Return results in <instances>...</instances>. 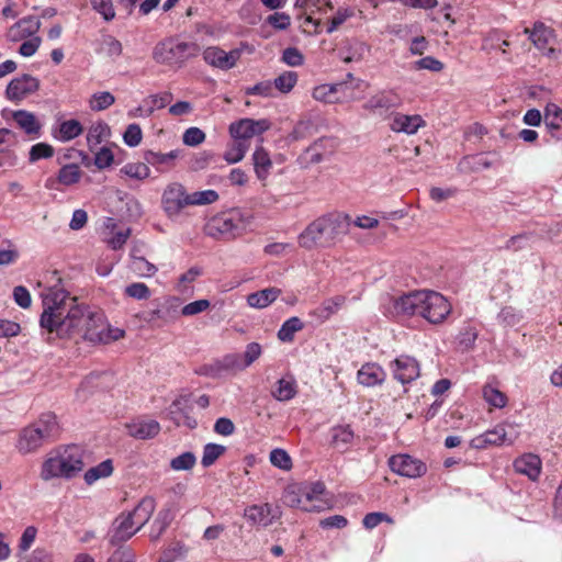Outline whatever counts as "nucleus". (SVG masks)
Returning <instances> with one entry per match:
<instances>
[{
	"label": "nucleus",
	"instance_id": "nucleus-52",
	"mask_svg": "<svg viewBox=\"0 0 562 562\" xmlns=\"http://www.w3.org/2000/svg\"><path fill=\"white\" fill-rule=\"evenodd\" d=\"M131 268L134 272L143 277H151L156 273L157 268L147 261L144 257H132Z\"/></svg>",
	"mask_w": 562,
	"mask_h": 562
},
{
	"label": "nucleus",
	"instance_id": "nucleus-3",
	"mask_svg": "<svg viewBox=\"0 0 562 562\" xmlns=\"http://www.w3.org/2000/svg\"><path fill=\"white\" fill-rule=\"evenodd\" d=\"M85 468L83 450L76 445L67 446L56 456L47 458L42 464L41 479L49 481L54 477L71 479Z\"/></svg>",
	"mask_w": 562,
	"mask_h": 562
},
{
	"label": "nucleus",
	"instance_id": "nucleus-41",
	"mask_svg": "<svg viewBox=\"0 0 562 562\" xmlns=\"http://www.w3.org/2000/svg\"><path fill=\"white\" fill-rule=\"evenodd\" d=\"M297 78L299 76L295 71H284L272 82L273 89L282 93H289L296 85Z\"/></svg>",
	"mask_w": 562,
	"mask_h": 562
},
{
	"label": "nucleus",
	"instance_id": "nucleus-11",
	"mask_svg": "<svg viewBox=\"0 0 562 562\" xmlns=\"http://www.w3.org/2000/svg\"><path fill=\"white\" fill-rule=\"evenodd\" d=\"M161 203L165 212L169 216H173L189 205V194L186 193L182 184L171 183L165 189Z\"/></svg>",
	"mask_w": 562,
	"mask_h": 562
},
{
	"label": "nucleus",
	"instance_id": "nucleus-64",
	"mask_svg": "<svg viewBox=\"0 0 562 562\" xmlns=\"http://www.w3.org/2000/svg\"><path fill=\"white\" fill-rule=\"evenodd\" d=\"M488 446H501L507 441V434L503 426L498 425L492 430L484 432Z\"/></svg>",
	"mask_w": 562,
	"mask_h": 562
},
{
	"label": "nucleus",
	"instance_id": "nucleus-1",
	"mask_svg": "<svg viewBox=\"0 0 562 562\" xmlns=\"http://www.w3.org/2000/svg\"><path fill=\"white\" fill-rule=\"evenodd\" d=\"M54 284L42 293L43 313L40 325L59 338H82L91 342L109 344L124 336V330L111 328L103 312L78 303L60 285Z\"/></svg>",
	"mask_w": 562,
	"mask_h": 562
},
{
	"label": "nucleus",
	"instance_id": "nucleus-54",
	"mask_svg": "<svg viewBox=\"0 0 562 562\" xmlns=\"http://www.w3.org/2000/svg\"><path fill=\"white\" fill-rule=\"evenodd\" d=\"M121 171L126 176L138 180L146 179L150 173L147 162L127 164L121 169Z\"/></svg>",
	"mask_w": 562,
	"mask_h": 562
},
{
	"label": "nucleus",
	"instance_id": "nucleus-58",
	"mask_svg": "<svg viewBox=\"0 0 562 562\" xmlns=\"http://www.w3.org/2000/svg\"><path fill=\"white\" fill-rule=\"evenodd\" d=\"M53 155V146L46 143H38L31 147L29 160L30 162H35L43 158H50Z\"/></svg>",
	"mask_w": 562,
	"mask_h": 562
},
{
	"label": "nucleus",
	"instance_id": "nucleus-53",
	"mask_svg": "<svg viewBox=\"0 0 562 562\" xmlns=\"http://www.w3.org/2000/svg\"><path fill=\"white\" fill-rule=\"evenodd\" d=\"M355 15V10L351 8H339L335 15L329 20L327 26V33H333L340 25H342L348 19Z\"/></svg>",
	"mask_w": 562,
	"mask_h": 562
},
{
	"label": "nucleus",
	"instance_id": "nucleus-35",
	"mask_svg": "<svg viewBox=\"0 0 562 562\" xmlns=\"http://www.w3.org/2000/svg\"><path fill=\"white\" fill-rule=\"evenodd\" d=\"M304 328V323L296 316L286 319L278 330V339L283 342H291L295 333Z\"/></svg>",
	"mask_w": 562,
	"mask_h": 562
},
{
	"label": "nucleus",
	"instance_id": "nucleus-2",
	"mask_svg": "<svg viewBox=\"0 0 562 562\" xmlns=\"http://www.w3.org/2000/svg\"><path fill=\"white\" fill-rule=\"evenodd\" d=\"M350 217L340 213H328L310 223L299 235L300 247L312 250L327 248L349 231Z\"/></svg>",
	"mask_w": 562,
	"mask_h": 562
},
{
	"label": "nucleus",
	"instance_id": "nucleus-25",
	"mask_svg": "<svg viewBox=\"0 0 562 562\" xmlns=\"http://www.w3.org/2000/svg\"><path fill=\"white\" fill-rule=\"evenodd\" d=\"M514 469L517 473L525 474L530 480H536L541 471V460L536 454L527 453L514 461Z\"/></svg>",
	"mask_w": 562,
	"mask_h": 562
},
{
	"label": "nucleus",
	"instance_id": "nucleus-60",
	"mask_svg": "<svg viewBox=\"0 0 562 562\" xmlns=\"http://www.w3.org/2000/svg\"><path fill=\"white\" fill-rule=\"evenodd\" d=\"M143 138L142 128L138 124H130L123 135L126 145L135 147L140 144Z\"/></svg>",
	"mask_w": 562,
	"mask_h": 562
},
{
	"label": "nucleus",
	"instance_id": "nucleus-16",
	"mask_svg": "<svg viewBox=\"0 0 562 562\" xmlns=\"http://www.w3.org/2000/svg\"><path fill=\"white\" fill-rule=\"evenodd\" d=\"M391 369L395 380L402 384H408L419 376V364L409 356H401L391 362Z\"/></svg>",
	"mask_w": 562,
	"mask_h": 562
},
{
	"label": "nucleus",
	"instance_id": "nucleus-9",
	"mask_svg": "<svg viewBox=\"0 0 562 562\" xmlns=\"http://www.w3.org/2000/svg\"><path fill=\"white\" fill-rule=\"evenodd\" d=\"M425 291H412L391 299L392 313L402 316L419 315Z\"/></svg>",
	"mask_w": 562,
	"mask_h": 562
},
{
	"label": "nucleus",
	"instance_id": "nucleus-56",
	"mask_svg": "<svg viewBox=\"0 0 562 562\" xmlns=\"http://www.w3.org/2000/svg\"><path fill=\"white\" fill-rule=\"evenodd\" d=\"M270 462L282 470H290L292 468V460L289 453L283 449H273L270 452Z\"/></svg>",
	"mask_w": 562,
	"mask_h": 562
},
{
	"label": "nucleus",
	"instance_id": "nucleus-6",
	"mask_svg": "<svg viewBox=\"0 0 562 562\" xmlns=\"http://www.w3.org/2000/svg\"><path fill=\"white\" fill-rule=\"evenodd\" d=\"M246 223L238 210H231L213 216L206 224V233L216 238L232 239L241 235Z\"/></svg>",
	"mask_w": 562,
	"mask_h": 562
},
{
	"label": "nucleus",
	"instance_id": "nucleus-61",
	"mask_svg": "<svg viewBox=\"0 0 562 562\" xmlns=\"http://www.w3.org/2000/svg\"><path fill=\"white\" fill-rule=\"evenodd\" d=\"M125 294L136 300H147L150 296V290L145 283L135 282L125 288Z\"/></svg>",
	"mask_w": 562,
	"mask_h": 562
},
{
	"label": "nucleus",
	"instance_id": "nucleus-23",
	"mask_svg": "<svg viewBox=\"0 0 562 562\" xmlns=\"http://www.w3.org/2000/svg\"><path fill=\"white\" fill-rule=\"evenodd\" d=\"M425 125V121L418 114L406 115L402 113H395L390 127L396 133L415 134L419 127Z\"/></svg>",
	"mask_w": 562,
	"mask_h": 562
},
{
	"label": "nucleus",
	"instance_id": "nucleus-39",
	"mask_svg": "<svg viewBox=\"0 0 562 562\" xmlns=\"http://www.w3.org/2000/svg\"><path fill=\"white\" fill-rule=\"evenodd\" d=\"M110 133H111L110 127L106 123L98 122V123L93 124L89 128L88 134H87V142H88L90 149H92L94 146H98L99 144H101L106 137L110 136Z\"/></svg>",
	"mask_w": 562,
	"mask_h": 562
},
{
	"label": "nucleus",
	"instance_id": "nucleus-7",
	"mask_svg": "<svg viewBox=\"0 0 562 562\" xmlns=\"http://www.w3.org/2000/svg\"><path fill=\"white\" fill-rule=\"evenodd\" d=\"M420 316L430 324H441L451 313V304L438 292L425 291Z\"/></svg>",
	"mask_w": 562,
	"mask_h": 562
},
{
	"label": "nucleus",
	"instance_id": "nucleus-28",
	"mask_svg": "<svg viewBox=\"0 0 562 562\" xmlns=\"http://www.w3.org/2000/svg\"><path fill=\"white\" fill-rule=\"evenodd\" d=\"M347 82H338L335 85H322L313 89V98L325 103H336L339 101L337 93H345Z\"/></svg>",
	"mask_w": 562,
	"mask_h": 562
},
{
	"label": "nucleus",
	"instance_id": "nucleus-49",
	"mask_svg": "<svg viewBox=\"0 0 562 562\" xmlns=\"http://www.w3.org/2000/svg\"><path fill=\"white\" fill-rule=\"evenodd\" d=\"M223 374L243 371L239 353H227L218 359Z\"/></svg>",
	"mask_w": 562,
	"mask_h": 562
},
{
	"label": "nucleus",
	"instance_id": "nucleus-10",
	"mask_svg": "<svg viewBox=\"0 0 562 562\" xmlns=\"http://www.w3.org/2000/svg\"><path fill=\"white\" fill-rule=\"evenodd\" d=\"M390 469L407 477H419L427 472V465L409 454H396L389 459Z\"/></svg>",
	"mask_w": 562,
	"mask_h": 562
},
{
	"label": "nucleus",
	"instance_id": "nucleus-24",
	"mask_svg": "<svg viewBox=\"0 0 562 562\" xmlns=\"http://www.w3.org/2000/svg\"><path fill=\"white\" fill-rule=\"evenodd\" d=\"M346 303L344 295H336L325 300L319 306L310 312V316L314 317L317 322L324 323L331 315L336 314Z\"/></svg>",
	"mask_w": 562,
	"mask_h": 562
},
{
	"label": "nucleus",
	"instance_id": "nucleus-63",
	"mask_svg": "<svg viewBox=\"0 0 562 562\" xmlns=\"http://www.w3.org/2000/svg\"><path fill=\"white\" fill-rule=\"evenodd\" d=\"M182 140L188 146H198L205 140V133L199 127H189L183 133Z\"/></svg>",
	"mask_w": 562,
	"mask_h": 562
},
{
	"label": "nucleus",
	"instance_id": "nucleus-34",
	"mask_svg": "<svg viewBox=\"0 0 562 562\" xmlns=\"http://www.w3.org/2000/svg\"><path fill=\"white\" fill-rule=\"evenodd\" d=\"M296 394V384L292 378H282L277 382L272 396L281 402L290 401Z\"/></svg>",
	"mask_w": 562,
	"mask_h": 562
},
{
	"label": "nucleus",
	"instance_id": "nucleus-37",
	"mask_svg": "<svg viewBox=\"0 0 562 562\" xmlns=\"http://www.w3.org/2000/svg\"><path fill=\"white\" fill-rule=\"evenodd\" d=\"M113 472L112 460L108 459L99 463L98 465L90 468L85 473V481L88 485L93 484L99 479L108 477Z\"/></svg>",
	"mask_w": 562,
	"mask_h": 562
},
{
	"label": "nucleus",
	"instance_id": "nucleus-42",
	"mask_svg": "<svg viewBox=\"0 0 562 562\" xmlns=\"http://www.w3.org/2000/svg\"><path fill=\"white\" fill-rule=\"evenodd\" d=\"M81 171L78 165L70 164L64 166L59 172L57 180L59 183L64 186H71L77 183L80 180Z\"/></svg>",
	"mask_w": 562,
	"mask_h": 562
},
{
	"label": "nucleus",
	"instance_id": "nucleus-62",
	"mask_svg": "<svg viewBox=\"0 0 562 562\" xmlns=\"http://www.w3.org/2000/svg\"><path fill=\"white\" fill-rule=\"evenodd\" d=\"M245 93L247 95H260L263 98H269L273 95V86L269 80L261 81L252 87L246 88Z\"/></svg>",
	"mask_w": 562,
	"mask_h": 562
},
{
	"label": "nucleus",
	"instance_id": "nucleus-13",
	"mask_svg": "<svg viewBox=\"0 0 562 562\" xmlns=\"http://www.w3.org/2000/svg\"><path fill=\"white\" fill-rule=\"evenodd\" d=\"M40 88L37 78L31 75H22L12 79L5 89V97L11 101H21L27 95L36 92Z\"/></svg>",
	"mask_w": 562,
	"mask_h": 562
},
{
	"label": "nucleus",
	"instance_id": "nucleus-12",
	"mask_svg": "<svg viewBox=\"0 0 562 562\" xmlns=\"http://www.w3.org/2000/svg\"><path fill=\"white\" fill-rule=\"evenodd\" d=\"M302 494L306 503V506H304L305 512H322L329 506L328 501L325 498V484L321 481L303 483Z\"/></svg>",
	"mask_w": 562,
	"mask_h": 562
},
{
	"label": "nucleus",
	"instance_id": "nucleus-33",
	"mask_svg": "<svg viewBox=\"0 0 562 562\" xmlns=\"http://www.w3.org/2000/svg\"><path fill=\"white\" fill-rule=\"evenodd\" d=\"M281 291L276 288L265 289L247 296V303L251 307L263 308L277 300Z\"/></svg>",
	"mask_w": 562,
	"mask_h": 562
},
{
	"label": "nucleus",
	"instance_id": "nucleus-44",
	"mask_svg": "<svg viewBox=\"0 0 562 562\" xmlns=\"http://www.w3.org/2000/svg\"><path fill=\"white\" fill-rule=\"evenodd\" d=\"M115 102V97L108 91L97 92L92 94L89 105L92 111H103Z\"/></svg>",
	"mask_w": 562,
	"mask_h": 562
},
{
	"label": "nucleus",
	"instance_id": "nucleus-4",
	"mask_svg": "<svg viewBox=\"0 0 562 562\" xmlns=\"http://www.w3.org/2000/svg\"><path fill=\"white\" fill-rule=\"evenodd\" d=\"M59 432L60 427L56 415L45 413L34 424L21 431L16 447L23 454L31 453L44 442L55 440Z\"/></svg>",
	"mask_w": 562,
	"mask_h": 562
},
{
	"label": "nucleus",
	"instance_id": "nucleus-22",
	"mask_svg": "<svg viewBox=\"0 0 562 562\" xmlns=\"http://www.w3.org/2000/svg\"><path fill=\"white\" fill-rule=\"evenodd\" d=\"M128 435L136 439H151L160 432V425L154 419H137L126 425Z\"/></svg>",
	"mask_w": 562,
	"mask_h": 562
},
{
	"label": "nucleus",
	"instance_id": "nucleus-47",
	"mask_svg": "<svg viewBox=\"0 0 562 562\" xmlns=\"http://www.w3.org/2000/svg\"><path fill=\"white\" fill-rule=\"evenodd\" d=\"M196 463L193 452L187 451L170 461V468L175 471L191 470Z\"/></svg>",
	"mask_w": 562,
	"mask_h": 562
},
{
	"label": "nucleus",
	"instance_id": "nucleus-59",
	"mask_svg": "<svg viewBox=\"0 0 562 562\" xmlns=\"http://www.w3.org/2000/svg\"><path fill=\"white\" fill-rule=\"evenodd\" d=\"M210 306H211V302L209 300H206V299L198 300V301L186 304L181 308V315L194 316V315L205 312Z\"/></svg>",
	"mask_w": 562,
	"mask_h": 562
},
{
	"label": "nucleus",
	"instance_id": "nucleus-45",
	"mask_svg": "<svg viewBox=\"0 0 562 562\" xmlns=\"http://www.w3.org/2000/svg\"><path fill=\"white\" fill-rule=\"evenodd\" d=\"M226 448L217 443H207L203 449L202 465L207 468L215 463V461L225 453Z\"/></svg>",
	"mask_w": 562,
	"mask_h": 562
},
{
	"label": "nucleus",
	"instance_id": "nucleus-40",
	"mask_svg": "<svg viewBox=\"0 0 562 562\" xmlns=\"http://www.w3.org/2000/svg\"><path fill=\"white\" fill-rule=\"evenodd\" d=\"M283 502L285 505L293 508H301L304 510L306 503L302 494V484L289 486L283 494Z\"/></svg>",
	"mask_w": 562,
	"mask_h": 562
},
{
	"label": "nucleus",
	"instance_id": "nucleus-50",
	"mask_svg": "<svg viewBox=\"0 0 562 562\" xmlns=\"http://www.w3.org/2000/svg\"><path fill=\"white\" fill-rule=\"evenodd\" d=\"M483 396L487 403L497 408L504 407L507 403L506 395L499 390L490 385L484 386Z\"/></svg>",
	"mask_w": 562,
	"mask_h": 562
},
{
	"label": "nucleus",
	"instance_id": "nucleus-5",
	"mask_svg": "<svg viewBox=\"0 0 562 562\" xmlns=\"http://www.w3.org/2000/svg\"><path fill=\"white\" fill-rule=\"evenodd\" d=\"M200 53V46L194 42H179L169 37L158 42L153 48L151 57L160 65L182 67L184 63Z\"/></svg>",
	"mask_w": 562,
	"mask_h": 562
},
{
	"label": "nucleus",
	"instance_id": "nucleus-31",
	"mask_svg": "<svg viewBox=\"0 0 562 562\" xmlns=\"http://www.w3.org/2000/svg\"><path fill=\"white\" fill-rule=\"evenodd\" d=\"M254 169L260 181H266L272 168V161L269 153L263 147H257L252 154Z\"/></svg>",
	"mask_w": 562,
	"mask_h": 562
},
{
	"label": "nucleus",
	"instance_id": "nucleus-57",
	"mask_svg": "<svg viewBox=\"0 0 562 562\" xmlns=\"http://www.w3.org/2000/svg\"><path fill=\"white\" fill-rule=\"evenodd\" d=\"M531 234L529 233H521L515 236H512L505 243V246L503 247L505 250L508 251H519L525 249L528 246V241L530 240Z\"/></svg>",
	"mask_w": 562,
	"mask_h": 562
},
{
	"label": "nucleus",
	"instance_id": "nucleus-15",
	"mask_svg": "<svg viewBox=\"0 0 562 562\" xmlns=\"http://www.w3.org/2000/svg\"><path fill=\"white\" fill-rule=\"evenodd\" d=\"M401 104L402 99L394 90H383L372 95L362 108L370 113L383 114Z\"/></svg>",
	"mask_w": 562,
	"mask_h": 562
},
{
	"label": "nucleus",
	"instance_id": "nucleus-20",
	"mask_svg": "<svg viewBox=\"0 0 562 562\" xmlns=\"http://www.w3.org/2000/svg\"><path fill=\"white\" fill-rule=\"evenodd\" d=\"M334 148L335 144L331 138L322 137L304 151L302 159L307 165L318 164L324 160L325 156L330 155Z\"/></svg>",
	"mask_w": 562,
	"mask_h": 562
},
{
	"label": "nucleus",
	"instance_id": "nucleus-30",
	"mask_svg": "<svg viewBox=\"0 0 562 562\" xmlns=\"http://www.w3.org/2000/svg\"><path fill=\"white\" fill-rule=\"evenodd\" d=\"M524 33L529 35V40L538 49H544L553 37V31L542 22H536L532 30L526 27Z\"/></svg>",
	"mask_w": 562,
	"mask_h": 562
},
{
	"label": "nucleus",
	"instance_id": "nucleus-21",
	"mask_svg": "<svg viewBox=\"0 0 562 562\" xmlns=\"http://www.w3.org/2000/svg\"><path fill=\"white\" fill-rule=\"evenodd\" d=\"M180 300L178 297H170L160 308L149 311L147 321L156 324L157 326H162L164 324L177 318Z\"/></svg>",
	"mask_w": 562,
	"mask_h": 562
},
{
	"label": "nucleus",
	"instance_id": "nucleus-36",
	"mask_svg": "<svg viewBox=\"0 0 562 562\" xmlns=\"http://www.w3.org/2000/svg\"><path fill=\"white\" fill-rule=\"evenodd\" d=\"M248 148H249L248 143L233 138V140L228 144L227 149L225 150L224 159L228 164H236V162L243 160Z\"/></svg>",
	"mask_w": 562,
	"mask_h": 562
},
{
	"label": "nucleus",
	"instance_id": "nucleus-26",
	"mask_svg": "<svg viewBox=\"0 0 562 562\" xmlns=\"http://www.w3.org/2000/svg\"><path fill=\"white\" fill-rule=\"evenodd\" d=\"M155 498L146 496L142 498V501L132 512H128L133 520L132 524L136 526V529L139 530L143 526H145L148 522L153 513L155 512Z\"/></svg>",
	"mask_w": 562,
	"mask_h": 562
},
{
	"label": "nucleus",
	"instance_id": "nucleus-51",
	"mask_svg": "<svg viewBox=\"0 0 562 562\" xmlns=\"http://www.w3.org/2000/svg\"><path fill=\"white\" fill-rule=\"evenodd\" d=\"M218 200V193L215 190L198 191L189 194V205H206Z\"/></svg>",
	"mask_w": 562,
	"mask_h": 562
},
{
	"label": "nucleus",
	"instance_id": "nucleus-27",
	"mask_svg": "<svg viewBox=\"0 0 562 562\" xmlns=\"http://www.w3.org/2000/svg\"><path fill=\"white\" fill-rule=\"evenodd\" d=\"M358 382L366 386L382 384L386 378L385 371L376 363L363 364L357 374Z\"/></svg>",
	"mask_w": 562,
	"mask_h": 562
},
{
	"label": "nucleus",
	"instance_id": "nucleus-8",
	"mask_svg": "<svg viewBox=\"0 0 562 562\" xmlns=\"http://www.w3.org/2000/svg\"><path fill=\"white\" fill-rule=\"evenodd\" d=\"M271 124L268 120L241 119L229 125V134L232 138L244 140L249 144V139L256 135H260L270 128Z\"/></svg>",
	"mask_w": 562,
	"mask_h": 562
},
{
	"label": "nucleus",
	"instance_id": "nucleus-18",
	"mask_svg": "<svg viewBox=\"0 0 562 562\" xmlns=\"http://www.w3.org/2000/svg\"><path fill=\"white\" fill-rule=\"evenodd\" d=\"M41 22L35 16H26L12 25L7 36L12 42H19L27 37H33L40 30Z\"/></svg>",
	"mask_w": 562,
	"mask_h": 562
},
{
	"label": "nucleus",
	"instance_id": "nucleus-38",
	"mask_svg": "<svg viewBox=\"0 0 562 562\" xmlns=\"http://www.w3.org/2000/svg\"><path fill=\"white\" fill-rule=\"evenodd\" d=\"M13 119L16 124L25 131L26 134H38L40 124L37 123L35 116L27 111H16L13 113Z\"/></svg>",
	"mask_w": 562,
	"mask_h": 562
},
{
	"label": "nucleus",
	"instance_id": "nucleus-43",
	"mask_svg": "<svg viewBox=\"0 0 562 562\" xmlns=\"http://www.w3.org/2000/svg\"><path fill=\"white\" fill-rule=\"evenodd\" d=\"M477 329L471 325H464L458 336V345L463 350H470L474 347L475 340L477 338Z\"/></svg>",
	"mask_w": 562,
	"mask_h": 562
},
{
	"label": "nucleus",
	"instance_id": "nucleus-19",
	"mask_svg": "<svg viewBox=\"0 0 562 562\" xmlns=\"http://www.w3.org/2000/svg\"><path fill=\"white\" fill-rule=\"evenodd\" d=\"M132 518L128 513H122L113 521V531L111 535V543L119 544L132 538L138 529L132 524Z\"/></svg>",
	"mask_w": 562,
	"mask_h": 562
},
{
	"label": "nucleus",
	"instance_id": "nucleus-17",
	"mask_svg": "<svg viewBox=\"0 0 562 562\" xmlns=\"http://www.w3.org/2000/svg\"><path fill=\"white\" fill-rule=\"evenodd\" d=\"M244 516L252 525L265 528L270 526L273 520L278 518V513L272 509L270 504L266 503L247 507Z\"/></svg>",
	"mask_w": 562,
	"mask_h": 562
},
{
	"label": "nucleus",
	"instance_id": "nucleus-29",
	"mask_svg": "<svg viewBox=\"0 0 562 562\" xmlns=\"http://www.w3.org/2000/svg\"><path fill=\"white\" fill-rule=\"evenodd\" d=\"M178 150H171L167 154L148 150L145 153L144 159L147 164L156 167L160 172H166L175 166V160L178 158Z\"/></svg>",
	"mask_w": 562,
	"mask_h": 562
},
{
	"label": "nucleus",
	"instance_id": "nucleus-55",
	"mask_svg": "<svg viewBox=\"0 0 562 562\" xmlns=\"http://www.w3.org/2000/svg\"><path fill=\"white\" fill-rule=\"evenodd\" d=\"M172 101V94L170 92H164L159 94L149 95L144 100L145 104L148 105V113L151 114L155 109H162Z\"/></svg>",
	"mask_w": 562,
	"mask_h": 562
},
{
	"label": "nucleus",
	"instance_id": "nucleus-46",
	"mask_svg": "<svg viewBox=\"0 0 562 562\" xmlns=\"http://www.w3.org/2000/svg\"><path fill=\"white\" fill-rule=\"evenodd\" d=\"M83 128L79 121L68 120L60 124L59 135L64 142L71 140L82 133Z\"/></svg>",
	"mask_w": 562,
	"mask_h": 562
},
{
	"label": "nucleus",
	"instance_id": "nucleus-32",
	"mask_svg": "<svg viewBox=\"0 0 562 562\" xmlns=\"http://www.w3.org/2000/svg\"><path fill=\"white\" fill-rule=\"evenodd\" d=\"M355 434L349 425L331 428V446L340 452H346L351 446Z\"/></svg>",
	"mask_w": 562,
	"mask_h": 562
},
{
	"label": "nucleus",
	"instance_id": "nucleus-48",
	"mask_svg": "<svg viewBox=\"0 0 562 562\" xmlns=\"http://www.w3.org/2000/svg\"><path fill=\"white\" fill-rule=\"evenodd\" d=\"M262 348L258 342H250L246 346V350L240 355V364L243 370L251 366L256 360L260 358Z\"/></svg>",
	"mask_w": 562,
	"mask_h": 562
},
{
	"label": "nucleus",
	"instance_id": "nucleus-14",
	"mask_svg": "<svg viewBox=\"0 0 562 562\" xmlns=\"http://www.w3.org/2000/svg\"><path fill=\"white\" fill-rule=\"evenodd\" d=\"M241 52L239 49H232L226 53L224 49L211 46L204 49L203 59L210 66L220 68L222 70H228L233 68L237 60L240 58Z\"/></svg>",
	"mask_w": 562,
	"mask_h": 562
}]
</instances>
